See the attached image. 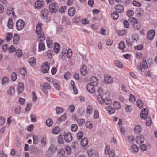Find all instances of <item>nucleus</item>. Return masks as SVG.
<instances>
[{"instance_id": "f257e3e1", "label": "nucleus", "mask_w": 157, "mask_h": 157, "mask_svg": "<svg viewBox=\"0 0 157 157\" xmlns=\"http://www.w3.org/2000/svg\"><path fill=\"white\" fill-rule=\"evenodd\" d=\"M128 21L130 22L133 23V27L136 29L139 30L141 28L140 25L138 23V21L136 18L132 17H130Z\"/></svg>"}, {"instance_id": "f03ea898", "label": "nucleus", "mask_w": 157, "mask_h": 157, "mask_svg": "<svg viewBox=\"0 0 157 157\" xmlns=\"http://www.w3.org/2000/svg\"><path fill=\"white\" fill-rule=\"evenodd\" d=\"M25 22L22 19L17 20L16 23V28L18 31L22 30L24 27Z\"/></svg>"}, {"instance_id": "7ed1b4c3", "label": "nucleus", "mask_w": 157, "mask_h": 157, "mask_svg": "<svg viewBox=\"0 0 157 157\" xmlns=\"http://www.w3.org/2000/svg\"><path fill=\"white\" fill-rule=\"evenodd\" d=\"M45 2L44 0H37L35 3V7L36 9H41L44 6Z\"/></svg>"}, {"instance_id": "20e7f679", "label": "nucleus", "mask_w": 157, "mask_h": 157, "mask_svg": "<svg viewBox=\"0 0 157 157\" xmlns=\"http://www.w3.org/2000/svg\"><path fill=\"white\" fill-rule=\"evenodd\" d=\"M58 7L56 3H52L50 4V12L51 13H56L58 10Z\"/></svg>"}, {"instance_id": "39448f33", "label": "nucleus", "mask_w": 157, "mask_h": 157, "mask_svg": "<svg viewBox=\"0 0 157 157\" xmlns=\"http://www.w3.org/2000/svg\"><path fill=\"white\" fill-rule=\"evenodd\" d=\"M41 68L43 73H47L49 70V63L48 62H44L41 66Z\"/></svg>"}, {"instance_id": "423d86ee", "label": "nucleus", "mask_w": 157, "mask_h": 157, "mask_svg": "<svg viewBox=\"0 0 157 157\" xmlns=\"http://www.w3.org/2000/svg\"><path fill=\"white\" fill-rule=\"evenodd\" d=\"M148 109L146 108L142 109L140 113V116L142 119L145 120L148 117Z\"/></svg>"}, {"instance_id": "0eeeda50", "label": "nucleus", "mask_w": 157, "mask_h": 157, "mask_svg": "<svg viewBox=\"0 0 157 157\" xmlns=\"http://www.w3.org/2000/svg\"><path fill=\"white\" fill-rule=\"evenodd\" d=\"M41 87L44 93L47 97H48V93L47 90L49 89V83H44L43 86H41Z\"/></svg>"}, {"instance_id": "6e6552de", "label": "nucleus", "mask_w": 157, "mask_h": 157, "mask_svg": "<svg viewBox=\"0 0 157 157\" xmlns=\"http://www.w3.org/2000/svg\"><path fill=\"white\" fill-rule=\"evenodd\" d=\"M148 68V65L147 64L146 60H144L141 64L139 67V68L142 72L144 71L145 69H147Z\"/></svg>"}, {"instance_id": "1a4fd4ad", "label": "nucleus", "mask_w": 157, "mask_h": 157, "mask_svg": "<svg viewBox=\"0 0 157 157\" xmlns=\"http://www.w3.org/2000/svg\"><path fill=\"white\" fill-rule=\"evenodd\" d=\"M94 86H95L91 84L88 83L86 86V89L89 92L93 93L95 91Z\"/></svg>"}, {"instance_id": "9d476101", "label": "nucleus", "mask_w": 157, "mask_h": 157, "mask_svg": "<svg viewBox=\"0 0 157 157\" xmlns=\"http://www.w3.org/2000/svg\"><path fill=\"white\" fill-rule=\"evenodd\" d=\"M64 139L67 142H71L72 140V136L70 133H66L64 136Z\"/></svg>"}, {"instance_id": "9b49d317", "label": "nucleus", "mask_w": 157, "mask_h": 157, "mask_svg": "<svg viewBox=\"0 0 157 157\" xmlns=\"http://www.w3.org/2000/svg\"><path fill=\"white\" fill-rule=\"evenodd\" d=\"M24 84L23 83L19 82L18 83L17 88L19 94H21L24 90Z\"/></svg>"}, {"instance_id": "f8f14e48", "label": "nucleus", "mask_w": 157, "mask_h": 157, "mask_svg": "<svg viewBox=\"0 0 157 157\" xmlns=\"http://www.w3.org/2000/svg\"><path fill=\"white\" fill-rule=\"evenodd\" d=\"M42 24L41 23L39 22L36 25V32L38 35H41L42 34L44 33L42 30V28H40L39 30H38L39 28H38L37 27H39L40 26H41Z\"/></svg>"}, {"instance_id": "ddd939ff", "label": "nucleus", "mask_w": 157, "mask_h": 157, "mask_svg": "<svg viewBox=\"0 0 157 157\" xmlns=\"http://www.w3.org/2000/svg\"><path fill=\"white\" fill-rule=\"evenodd\" d=\"M155 35V31L154 30L149 31L147 33V38L148 39L152 40Z\"/></svg>"}, {"instance_id": "4468645a", "label": "nucleus", "mask_w": 157, "mask_h": 157, "mask_svg": "<svg viewBox=\"0 0 157 157\" xmlns=\"http://www.w3.org/2000/svg\"><path fill=\"white\" fill-rule=\"evenodd\" d=\"M41 14L42 18L45 19L47 18L48 15V10L46 9H43L41 11Z\"/></svg>"}, {"instance_id": "2eb2a0df", "label": "nucleus", "mask_w": 157, "mask_h": 157, "mask_svg": "<svg viewBox=\"0 0 157 157\" xmlns=\"http://www.w3.org/2000/svg\"><path fill=\"white\" fill-rule=\"evenodd\" d=\"M136 140L137 143L139 144L143 143L144 140V136L140 134L137 136Z\"/></svg>"}, {"instance_id": "dca6fc26", "label": "nucleus", "mask_w": 157, "mask_h": 157, "mask_svg": "<svg viewBox=\"0 0 157 157\" xmlns=\"http://www.w3.org/2000/svg\"><path fill=\"white\" fill-rule=\"evenodd\" d=\"M115 9L116 11L120 13L123 12L124 10L123 6L120 4L116 5L115 6Z\"/></svg>"}, {"instance_id": "f3484780", "label": "nucleus", "mask_w": 157, "mask_h": 157, "mask_svg": "<svg viewBox=\"0 0 157 157\" xmlns=\"http://www.w3.org/2000/svg\"><path fill=\"white\" fill-rule=\"evenodd\" d=\"M91 84L94 86H96L98 82V78L95 77L93 76L91 78L90 81Z\"/></svg>"}, {"instance_id": "a211bd4d", "label": "nucleus", "mask_w": 157, "mask_h": 157, "mask_svg": "<svg viewBox=\"0 0 157 157\" xmlns=\"http://www.w3.org/2000/svg\"><path fill=\"white\" fill-rule=\"evenodd\" d=\"M60 45L57 42H55L54 43L53 49L56 53L58 54L59 53L60 50Z\"/></svg>"}, {"instance_id": "6ab92c4d", "label": "nucleus", "mask_w": 157, "mask_h": 157, "mask_svg": "<svg viewBox=\"0 0 157 157\" xmlns=\"http://www.w3.org/2000/svg\"><path fill=\"white\" fill-rule=\"evenodd\" d=\"M80 72L81 74L84 76H85L87 74V70L86 66L85 65L82 66L80 69Z\"/></svg>"}, {"instance_id": "aec40b11", "label": "nucleus", "mask_w": 157, "mask_h": 157, "mask_svg": "<svg viewBox=\"0 0 157 157\" xmlns=\"http://www.w3.org/2000/svg\"><path fill=\"white\" fill-rule=\"evenodd\" d=\"M104 81L107 83L110 84L112 82L113 79L110 75H105L104 77Z\"/></svg>"}, {"instance_id": "412c9836", "label": "nucleus", "mask_w": 157, "mask_h": 157, "mask_svg": "<svg viewBox=\"0 0 157 157\" xmlns=\"http://www.w3.org/2000/svg\"><path fill=\"white\" fill-rule=\"evenodd\" d=\"M130 150L132 152L136 153L139 151V148L137 145L133 144L131 146Z\"/></svg>"}, {"instance_id": "4be33fe9", "label": "nucleus", "mask_w": 157, "mask_h": 157, "mask_svg": "<svg viewBox=\"0 0 157 157\" xmlns=\"http://www.w3.org/2000/svg\"><path fill=\"white\" fill-rule=\"evenodd\" d=\"M20 37L19 36L18 34L15 33L13 36V43L14 44L17 45L18 44V42L20 40Z\"/></svg>"}, {"instance_id": "5701e85b", "label": "nucleus", "mask_w": 157, "mask_h": 157, "mask_svg": "<svg viewBox=\"0 0 157 157\" xmlns=\"http://www.w3.org/2000/svg\"><path fill=\"white\" fill-rule=\"evenodd\" d=\"M75 13V9L74 7L69 8L68 10V15L70 16H73Z\"/></svg>"}, {"instance_id": "b1692460", "label": "nucleus", "mask_w": 157, "mask_h": 157, "mask_svg": "<svg viewBox=\"0 0 157 157\" xmlns=\"http://www.w3.org/2000/svg\"><path fill=\"white\" fill-rule=\"evenodd\" d=\"M8 28L10 29H12L13 26V20L12 18L9 19L7 25Z\"/></svg>"}, {"instance_id": "393cba45", "label": "nucleus", "mask_w": 157, "mask_h": 157, "mask_svg": "<svg viewBox=\"0 0 157 157\" xmlns=\"http://www.w3.org/2000/svg\"><path fill=\"white\" fill-rule=\"evenodd\" d=\"M15 88L13 86L10 87L7 91V93L10 95H12L15 93Z\"/></svg>"}, {"instance_id": "a878e982", "label": "nucleus", "mask_w": 157, "mask_h": 157, "mask_svg": "<svg viewBox=\"0 0 157 157\" xmlns=\"http://www.w3.org/2000/svg\"><path fill=\"white\" fill-rule=\"evenodd\" d=\"M70 83L75 94H76L78 93V91L75 86L74 82L73 81L71 80L70 82Z\"/></svg>"}, {"instance_id": "bb28decb", "label": "nucleus", "mask_w": 157, "mask_h": 157, "mask_svg": "<svg viewBox=\"0 0 157 157\" xmlns=\"http://www.w3.org/2000/svg\"><path fill=\"white\" fill-rule=\"evenodd\" d=\"M142 128L140 125H136L134 128V131L135 133L138 134L141 132Z\"/></svg>"}, {"instance_id": "cd10ccee", "label": "nucleus", "mask_w": 157, "mask_h": 157, "mask_svg": "<svg viewBox=\"0 0 157 157\" xmlns=\"http://www.w3.org/2000/svg\"><path fill=\"white\" fill-rule=\"evenodd\" d=\"M88 144V139L86 138H84L82 139L81 141V145L83 147H85Z\"/></svg>"}, {"instance_id": "c85d7f7f", "label": "nucleus", "mask_w": 157, "mask_h": 157, "mask_svg": "<svg viewBox=\"0 0 157 157\" xmlns=\"http://www.w3.org/2000/svg\"><path fill=\"white\" fill-rule=\"evenodd\" d=\"M65 153L64 150L63 149H59L58 151L57 155L59 157H63Z\"/></svg>"}, {"instance_id": "c756f323", "label": "nucleus", "mask_w": 157, "mask_h": 157, "mask_svg": "<svg viewBox=\"0 0 157 157\" xmlns=\"http://www.w3.org/2000/svg\"><path fill=\"white\" fill-rule=\"evenodd\" d=\"M113 106L115 109L119 110L121 108V105L119 102L115 101L113 104Z\"/></svg>"}, {"instance_id": "7c9ffc66", "label": "nucleus", "mask_w": 157, "mask_h": 157, "mask_svg": "<svg viewBox=\"0 0 157 157\" xmlns=\"http://www.w3.org/2000/svg\"><path fill=\"white\" fill-rule=\"evenodd\" d=\"M60 129L59 127L56 126L54 127L52 130V133L55 134H58L60 131Z\"/></svg>"}, {"instance_id": "2f4dec72", "label": "nucleus", "mask_w": 157, "mask_h": 157, "mask_svg": "<svg viewBox=\"0 0 157 157\" xmlns=\"http://www.w3.org/2000/svg\"><path fill=\"white\" fill-rule=\"evenodd\" d=\"M106 109L109 114H113L115 112L114 109L112 107L107 106Z\"/></svg>"}, {"instance_id": "473e14b6", "label": "nucleus", "mask_w": 157, "mask_h": 157, "mask_svg": "<svg viewBox=\"0 0 157 157\" xmlns=\"http://www.w3.org/2000/svg\"><path fill=\"white\" fill-rule=\"evenodd\" d=\"M40 36L38 37V40L40 43H44V41L45 39V36L44 33L42 34L41 35H39Z\"/></svg>"}, {"instance_id": "72a5a7b5", "label": "nucleus", "mask_w": 157, "mask_h": 157, "mask_svg": "<svg viewBox=\"0 0 157 157\" xmlns=\"http://www.w3.org/2000/svg\"><path fill=\"white\" fill-rule=\"evenodd\" d=\"M111 16L114 20H116L118 19L119 15L117 12L115 11L111 14Z\"/></svg>"}, {"instance_id": "f704fd0d", "label": "nucleus", "mask_w": 157, "mask_h": 157, "mask_svg": "<svg viewBox=\"0 0 157 157\" xmlns=\"http://www.w3.org/2000/svg\"><path fill=\"white\" fill-rule=\"evenodd\" d=\"M83 136V132L81 131H78L76 134L77 139L78 140H81Z\"/></svg>"}, {"instance_id": "c9c22d12", "label": "nucleus", "mask_w": 157, "mask_h": 157, "mask_svg": "<svg viewBox=\"0 0 157 157\" xmlns=\"http://www.w3.org/2000/svg\"><path fill=\"white\" fill-rule=\"evenodd\" d=\"M9 82V78L6 76L4 77L2 80V83L3 85H7L8 83Z\"/></svg>"}, {"instance_id": "e433bc0d", "label": "nucleus", "mask_w": 157, "mask_h": 157, "mask_svg": "<svg viewBox=\"0 0 157 157\" xmlns=\"http://www.w3.org/2000/svg\"><path fill=\"white\" fill-rule=\"evenodd\" d=\"M58 143L61 144H63L64 143V141L62 135L60 134L58 136Z\"/></svg>"}, {"instance_id": "4c0bfd02", "label": "nucleus", "mask_w": 157, "mask_h": 157, "mask_svg": "<svg viewBox=\"0 0 157 157\" xmlns=\"http://www.w3.org/2000/svg\"><path fill=\"white\" fill-rule=\"evenodd\" d=\"M105 103L106 105L110 106L112 105L111 100L109 98L105 99L103 104Z\"/></svg>"}, {"instance_id": "58836bf2", "label": "nucleus", "mask_w": 157, "mask_h": 157, "mask_svg": "<svg viewBox=\"0 0 157 157\" xmlns=\"http://www.w3.org/2000/svg\"><path fill=\"white\" fill-rule=\"evenodd\" d=\"M136 14L138 16H142L144 14V11L141 8L137 9L136 10Z\"/></svg>"}, {"instance_id": "ea45409f", "label": "nucleus", "mask_w": 157, "mask_h": 157, "mask_svg": "<svg viewBox=\"0 0 157 157\" xmlns=\"http://www.w3.org/2000/svg\"><path fill=\"white\" fill-rule=\"evenodd\" d=\"M30 61L29 62V63L31 66H34L36 64V59L34 57L30 58Z\"/></svg>"}, {"instance_id": "a19ab883", "label": "nucleus", "mask_w": 157, "mask_h": 157, "mask_svg": "<svg viewBox=\"0 0 157 157\" xmlns=\"http://www.w3.org/2000/svg\"><path fill=\"white\" fill-rule=\"evenodd\" d=\"M38 48L39 50L41 51L44 50L45 49L44 43L39 42L38 45Z\"/></svg>"}, {"instance_id": "79ce46f5", "label": "nucleus", "mask_w": 157, "mask_h": 157, "mask_svg": "<svg viewBox=\"0 0 157 157\" xmlns=\"http://www.w3.org/2000/svg\"><path fill=\"white\" fill-rule=\"evenodd\" d=\"M98 101L100 104H103L105 99L103 98V97L101 95H98L97 97Z\"/></svg>"}, {"instance_id": "37998d69", "label": "nucleus", "mask_w": 157, "mask_h": 157, "mask_svg": "<svg viewBox=\"0 0 157 157\" xmlns=\"http://www.w3.org/2000/svg\"><path fill=\"white\" fill-rule=\"evenodd\" d=\"M23 55L22 52V50L20 49H18L15 53L16 56L18 58H20L22 57Z\"/></svg>"}, {"instance_id": "c03bdc74", "label": "nucleus", "mask_w": 157, "mask_h": 157, "mask_svg": "<svg viewBox=\"0 0 157 157\" xmlns=\"http://www.w3.org/2000/svg\"><path fill=\"white\" fill-rule=\"evenodd\" d=\"M115 65L117 67L122 68L123 67V66L122 63L118 60H116L114 62Z\"/></svg>"}, {"instance_id": "a18cd8bd", "label": "nucleus", "mask_w": 157, "mask_h": 157, "mask_svg": "<svg viewBox=\"0 0 157 157\" xmlns=\"http://www.w3.org/2000/svg\"><path fill=\"white\" fill-rule=\"evenodd\" d=\"M57 149L56 146L54 144H51L50 146V151L52 152V153L55 152Z\"/></svg>"}, {"instance_id": "49530a36", "label": "nucleus", "mask_w": 157, "mask_h": 157, "mask_svg": "<svg viewBox=\"0 0 157 157\" xmlns=\"http://www.w3.org/2000/svg\"><path fill=\"white\" fill-rule=\"evenodd\" d=\"M20 73L24 76H25L27 75V70L26 68H23L22 69L20 70Z\"/></svg>"}, {"instance_id": "de8ad7c7", "label": "nucleus", "mask_w": 157, "mask_h": 157, "mask_svg": "<svg viewBox=\"0 0 157 157\" xmlns=\"http://www.w3.org/2000/svg\"><path fill=\"white\" fill-rule=\"evenodd\" d=\"M8 36L6 37V40L7 42L10 41L13 37V35L11 33H9L7 34Z\"/></svg>"}, {"instance_id": "09e8293b", "label": "nucleus", "mask_w": 157, "mask_h": 157, "mask_svg": "<svg viewBox=\"0 0 157 157\" xmlns=\"http://www.w3.org/2000/svg\"><path fill=\"white\" fill-rule=\"evenodd\" d=\"M56 113L57 114H60L62 113L63 111V108L57 107L56 108Z\"/></svg>"}, {"instance_id": "8fccbe9b", "label": "nucleus", "mask_w": 157, "mask_h": 157, "mask_svg": "<svg viewBox=\"0 0 157 157\" xmlns=\"http://www.w3.org/2000/svg\"><path fill=\"white\" fill-rule=\"evenodd\" d=\"M136 103L138 107L139 108L141 109L143 107V103L142 102L140 99H139L137 100Z\"/></svg>"}, {"instance_id": "3c124183", "label": "nucleus", "mask_w": 157, "mask_h": 157, "mask_svg": "<svg viewBox=\"0 0 157 157\" xmlns=\"http://www.w3.org/2000/svg\"><path fill=\"white\" fill-rule=\"evenodd\" d=\"M78 128V126L77 124H72L71 126V130L74 132H76L77 131Z\"/></svg>"}, {"instance_id": "603ef678", "label": "nucleus", "mask_w": 157, "mask_h": 157, "mask_svg": "<svg viewBox=\"0 0 157 157\" xmlns=\"http://www.w3.org/2000/svg\"><path fill=\"white\" fill-rule=\"evenodd\" d=\"M147 119V120L146 121V125L147 126H151L152 122L151 119L150 117H148Z\"/></svg>"}, {"instance_id": "864d4df0", "label": "nucleus", "mask_w": 157, "mask_h": 157, "mask_svg": "<svg viewBox=\"0 0 157 157\" xmlns=\"http://www.w3.org/2000/svg\"><path fill=\"white\" fill-rule=\"evenodd\" d=\"M14 8L11 7H9V9L7 10L9 11V12H7V14L9 16L11 14H12L13 16H14L15 15L14 11Z\"/></svg>"}, {"instance_id": "5fc2aeb1", "label": "nucleus", "mask_w": 157, "mask_h": 157, "mask_svg": "<svg viewBox=\"0 0 157 157\" xmlns=\"http://www.w3.org/2000/svg\"><path fill=\"white\" fill-rule=\"evenodd\" d=\"M125 47L124 43L122 41H121L119 43L118 48L120 49L123 50Z\"/></svg>"}, {"instance_id": "6e6d98bb", "label": "nucleus", "mask_w": 157, "mask_h": 157, "mask_svg": "<svg viewBox=\"0 0 157 157\" xmlns=\"http://www.w3.org/2000/svg\"><path fill=\"white\" fill-rule=\"evenodd\" d=\"M11 78L13 81H15L17 78V75L16 73L14 72H13L11 74Z\"/></svg>"}, {"instance_id": "4d7b16f0", "label": "nucleus", "mask_w": 157, "mask_h": 157, "mask_svg": "<svg viewBox=\"0 0 157 157\" xmlns=\"http://www.w3.org/2000/svg\"><path fill=\"white\" fill-rule=\"evenodd\" d=\"M65 150L66 154L67 155L70 154L71 152V149L70 146H67L65 147Z\"/></svg>"}, {"instance_id": "13d9d810", "label": "nucleus", "mask_w": 157, "mask_h": 157, "mask_svg": "<svg viewBox=\"0 0 157 157\" xmlns=\"http://www.w3.org/2000/svg\"><path fill=\"white\" fill-rule=\"evenodd\" d=\"M67 118V115L66 114H64L62 115H61L60 117L58 118V120L60 121H64Z\"/></svg>"}, {"instance_id": "bf43d9fd", "label": "nucleus", "mask_w": 157, "mask_h": 157, "mask_svg": "<svg viewBox=\"0 0 157 157\" xmlns=\"http://www.w3.org/2000/svg\"><path fill=\"white\" fill-rule=\"evenodd\" d=\"M127 31L126 30L119 31L118 33V34L120 36H123L126 34Z\"/></svg>"}, {"instance_id": "052dcab7", "label": "nucleus", "mask_w": 157, "mask_h": 157, "mask_svg": "<svg viewBox=\"0 0 157 157\" xmlns=\"http://www.w3.org/2000/svg\"><path fill=\"white\" fill-rule=\"evenodd\" d=\"M93 109L91 106L88 105L87 108L86 113L88 114H90L93 112Z\"/></svg>"}, {"instance_id": "680f3d73", "label": "nucleus", "mask_w": 157, "mask_h": 157, "mask_svg": "<svg viewBox=\"0 0 157 157\" xmlns=\"http://www.w3.org/2000/svg\"><path fill=\"white\" fill-rule=\"evenodd\" d=\"M16 51V49L14 45H11L10 48H8V52L9 53H13Z\"/></svg>"}, {"instance_id": "e2e57ef3", "label": "nucleus", "mask_w": 157, "mask_h": 157, "mask_svg": "<svg viewBox=\"0 0 157 157\" xmlns=\"http://www.w3.org/2000/svg\"><path fill=\"white\" fill-rule=\"evenodd\" d=\"M33 143L34 144H37L38 143V137L37 136L34 135L33 137Z\"/></svg>"}, {"instance_id": "0e129e2a", "label": "nucleus", "mask_w": 157, "mask_h": 157, "mask_svg": "<svg viewBox=\"0 0 157 157\" xmlns=\"http://www.w3.org/2000/svg\"><path fill=\"white\" fill-rule=\"evenodd\" d=\"M126 14L128 17H130L133 15L134 12L132 10H129L127 11Z\"/></svg>"}, {"instance_id": "69168bd1", "label": "nucleus", "mask_w": 157, "mask_h": 157, "mask_svg": "<svg viewBox=\"0 0 157 157\" xmlns=\"http://www.w3.org/2000/svg\"><path fill=\"white\" fill-rule=\"evenodd\" d=\"M126 42L127 45L130 47H132L133 45V42L131 41L130 38H127L126 40Z\"/></svg>"}, {"instance_id": "338daca9", "label": "nucleus", "mask_w": 157, "mask_h": 157, "mask_svg": "<svg viewBox=\"0 0 157 157\" xmlns=\"http://www.w3.org/2000/svg\"><path fill=\"white\" fill-rule=\"evenodd\" d=\"M30 118L31 121L32 122H34L36 121V116L33 114H31L30 115Z\"/></svg>"}, {"instance_id": "774afa93", "label": "nucleus", "mask_w": 157, "mask_h": 157, "mask_svg": "<svg viewBox=\"0 0 157 157\" xmlns=\"http://www.w3.org/2000/svg\"><path fill=\"white\" fill-rule=\"evenodd\" d=\"M77 122L80 125L82 126L83 124H84L85 121L84 119L80 118L78 119Z\"/></svg>"}]
</instances>
